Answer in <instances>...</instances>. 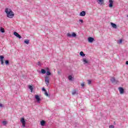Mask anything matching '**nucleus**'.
<instances>
[{
    "mask_svg": "<svg viewBox=\"0 0 128 128\" xmlns=\"http://www.w3.org/2000/svg\"><path fill=\"white\" fill-rule=\"evenodd\" d=\"M5 12L6 14L7 17L10 18H12L14 16V14L10 8H6Z\"/></svg>",
    "mask_w": 128,
    "mask_h": 128,
    "instance_id": "f257e3e1",
    "label": "nucleus"
},
{
    "mask_svg": "<svg viewBox=\"0 0 128 128\" xmlns=\"http://www.w3.org/2000/svg\"><path fill=\"white\" fill-rule=\"evenodd\" d=\"M67 36H68V38H76V33L74 32L72 33V35L70 34V33H68Z\"/></svg>",
    "mask_w": 128,
    "mask_h": 128,
    "instance_id": "f03ea898",
    "label": "nucleus"
},
{
    "mask_svg": "<svg viewBox=\"0 0 128 128\" xmlns=\"http://www.w3.org/2000/svg\"><path fill=\"white\" fill-rule=\"evenodd\" d=\"M45 82L47 86L50 84V77L48 76H46L45 77Z\"/></svg>",
    "mask_w": 128,
    "mask_h": 128,
    "instance_id": "7ed1b4c3",
    "label": "nucleus"
},
{
    "mask_svg": "<svg viewBox=\"0 0 128 128\" xmlns=\"http://www.w3.org/2000/svg\"><path fill=\"white\" fill-rule=\"evenodd\" d=\"M110 82H112V84H116L118 82V81L116 80L114 77H112L110 79Z\"/></svg>",
    "mask_w": 128,
    "mask_h": 128,
    "instance_id": "20e7f679",
    "label": "nucleus"
},
{
    "mask_svg": "<svg viewBox=\"0 0 128 128\" xmlns=\"http://www.w3.org/2000/svg\"><path fill=\"white\" fill-rule=\"evenodd\" d=\"M20 122L22 124V126L23 128H25L26 127V120H24V118H22L20 120Z\"/></svg>",
    "mask_w": 128,
    "mask_h": 128,
    "instance_id": "39448f33",
    "label": "nucleus"
},
{
    "mask_svg": "<svg viewBox=\"0 0 128 128\" xmlns=\"http://www.w3.org/2000/svg\"><path fill=\"white\" fill-rule=\"evenodd\" d=\"M4 57L2 56H0V62L2 66H4Z\"/></svg>",
    "mask_w": 128,
    "mask_h": 128,
    "instance_id": "423d86ee",
    "label": "nucleus"
},
{
    "mask_svg": "<svg viewBox=\"0 0 128 128\" xmlns=\"http://www.w3.org/2000/svg\"><path fill=\"white\" fill-rule=\"evenodd\" d=\"M109 8H112L114 6V0H109Z\"/></svg>",
    "mask_w": 128,
    "mask_h": 128,
    "instance_id": "0eeeda50",
    "label": "nucleus"
},
{
    "mask_svg": "<svg viewBox=\"0 0 128 128\" xmlns=\"http://www.w3.org/2000/svg\"><path fill=\"white\" fill-rule=\"evenodd\" d=\"M35 98L38 102H40L41 100L40 98L38 95H35Z\"/></svg>",
    "mask_w": 128,
    "mask_h": 128,
    "instance_id": "6e6552de",
    "label": "nucleus"
},
{
    "mask_svg": "<svg viewBox=\"0 0 128 128\" xmlns=\"http://www.w3.org/2000/svg\"><path fill=\"white\" fill-rule=\"evenodd\" d=\"M119 90V92H120V94H124V88L122 87H120L118 88Z\"/></svg>",
    "mask_w": 128,
    "mask_h": 128,
    "instance_id": "1a4fd4ad",
    "label": "nucleus"
},
{
    "mask_svg": "<svg viewBox=\"0 0 128 128\" xmlns=\"http://www.w3.org/2000/svg\"><path fill=\"white\" fill-rule=\"evenodd\" d=\"M14 34L16 36V38H22V36H20V34L16 32H14Z\"/></svg>",
    "mask_w": 128,
    "mask_h": 128,
    "instance_id": "9d476101",
    "label": "nucleus"
},
{
    "mask_svg": "<svg viewBox=\"0 0 128 128\" xmlns=\"http://www.w3.org/2000/svg\"><path fill=\"white\" fill-rule=\"evenodd\" d=\"M110 25L112 26V28H118V26H116V24H115L111 22Z\"/></svg>",
    "mask_w": 128,
    "mask_h": 128,
    "instance_id": "9b49d317",
    "label": "nucleus"
},
{
    "mask_svg": "<svg viewBox=\"0 0 128 128\" xmlns=\"http://www.w3.org/2000/svg\"><path fill=\"white\" fill-rule=\"evenodd\" d=\"M94 38H92V37H89L88 38V42L92 43V42H94Z\"/></svg>",
    "mask_w": 128,
    "mask_h": 128,
    "instance_id": "f8f14e48",
    "label": "nucleus"
},
{
    "mask_svg": "<svg viewBox=\"0 0 128 128\" xmlns=\"http://www.w3.org/2000/svg\"><path fill=\"white\" fill-rule=\"evenodd\" d=\"M97 2L99 4H104V0H97Z\"/></svg>",
    "mask_w": 128,
    "mask_h": 128,
    "instance_id": "ddd939ff",
    "label": "nucleus"
},
{
    "mask_svg": "<svg viewBox=\"0 0 128 128\" xmlns=\"http://www.w3.org/2000/svg\"><path fill=\"white\" fill-rule=\"evenodd\" d=\"M80 16H86V12L82 11V12H80Z\"/></svg>",
    "mask_w": 128,
    "mask_h": 128,
    "instance_id": "4468645a",
    "label": "nucleus"
},
{
    "mask_svg": "<svg viewBox=\"0 0 128 128\" xmlns=\"http://www.w3.org/2000/svg\"><path fill=\"white\" fill-rule=\"evenodd\" d=\"M44 124H46V121L42 120L40 121V125L42 126H44Z\"/></svg>",
    "mask_w": 128,
    "mask_h": 128,
    "instance_id": "2eb2a0df",
    "label": "nucleus"
},
{
    "mask_svg": "<svg viewBox=\"0 0 128 128\" xmlns=\"http://www.w3.org/2000/svg\"><path fill=\"white\" fill-rule=\"evenodd\" d=\"M83 62H84V64H88V61L86 60V58H83Z\"/></svg>",
    "mask_w": 128,
    "mask_h": 128,
    "instance_id": "dca6fc26",
    "label": "nucleus"
},
{
    "mask_svg": "<svg viewBox=\"0 0 128 128\" xmlns=\"http://www.w3.org/2000/svg\"><path fill=\"white\" fill-rule=\"evenodd\" d=\"M47 72L46 73V76H50V74H52V73L50 72V70H48V68H47Z\"/></svg>",
    "mask_w": 128,
    "mask_h": 128,
    "instance_id": "f3484780",
    "label": "nucleus"
},
{
    "mask_svg": "<svg viewBox=\"0 0 128 128\" xmlns=\"http://www.w3.org/2000/svg\"><path fill=\"white\" fill-rule=\"evenodd\" d=\"M28 88L31 90V92H32V90H34V88H32V86L30 85L28 86Z\"/></svg>",
    "mask_w": 128,
    "mask_h": 128,
    "instance_id": "a211bd4d",
    "label": "nucleus"
},
{
    "mask_svg": "<svg viewBox=\"0 0 128 128\" xmlns=\"http://www.w3.org/2000/svg\"><path fill=\"white\" fill-rule=\"evenodd\" d=\"M24 42L26 44H30V40H25Z\"/></svg>",
    "mask_w": 128,
    "mask_h": 128,
    "instance_id": "6ab92c4d",
    "label": "nucleus"
},
{
    "mask_svg": "<svg viewBox=\"0 0 128 128\" xmlns=\"http://www.w3.org/2000/svg\"><path fill=\"white\" fill-rule=\"evenodd\" d=\"M80 56H82V57L86 56V54H84V52H80Z\"/></svg>",
    "mask_w": 128,
    "mask_h": 128,
    "instance_id": "aec40b11",
    "label": "nucleus"
},
{
    "mask_svg": "<svg viewBox=\"0 0 128 128\" xmlns=\"http://www.w3.org/2000/svg\"><path fill=\"white\" fill-rule=\"evenodd\" d=\"M78 94V93H76V90H73L72 91V96H74V94Z\"/></svg>",
    "mask_w": 128,
    "mask_h": 128,
    "instance_id": "412c9836",
    "label": "nucleus"
},
{
    "mask_svg": "<svg viewBox=\"0 0 128 128\" xmlns=\"http://www.w3.org/2000/svg\"><path fill=\"white\" fill-rule=\"evenodd\" d=\"M5 64L6 66H8V64H10V60H5Z\"/></svg>",
    "mask_w": 128,
    "mask_h": 128,
    "instance_id": "4be33fe9",
    "label": "nucleus"
},
{
    "mask_svg": "<svg viewBox=\"0 0 128 128\" xmlns=\"http://www.w3.org/2000/svg\"><path fill=\"white\" fill-rule=\"evenodd\" d=\"M0 32L3 33L4 32V28L2 27H1L0 29Z\"/></svg>",
    "mask_w": 128,
    "mask_h": 128,
    "instance_id": "5701e85b",
    "label": "nucleus"
},
{
    "mask_svg": "<svg viewBox=\"0 0 128 128\" xmlns=\"http://www.w3.org/2000/svg\"><path fill=\"white\" fill-rule=\"evenodd\" d=\"M41 72L42 74H46V70H44V69H42Z\"/></svg>",
    "mask_w": 128,
    "mask_h": 128,
    "instance_id": "b1692460",
    "label": "nucleus"
},
{
    "mask_svg": "<svg viewBox=\"0 0 128 128\" xmlns=\"http://www.w3.org/2000/svg\"><path fill=\"white\" fill-rule=\"evenodd\" d=\"M122 39L118 40V44H122Z\"/></svg>",
    "mask_w": 128,
    "mask_h": 128,
    "instance_id": "393cba45",
    "label": "nucleus"
},
{
    "mask_svg": "<svg viewBox=\"0 0 128 128\" xmlns=\"http://www.w3.org/2000/svg\"><path fill=\"white\" fill-rule=\"evenodd\" d=\"M68 78L70 80H72V76L70 75L68 76Z\"/></svg>",
    "mask_w": 128,
    "mask_h": 128,
    "instance_id": "a878e982",
    "label": "nucleus"
},
{
    "mask_svg": "<svg viewBox=\"0 0 128 128\" xmlns=\"http://www.w3.org/2000/svg\"><path fill=\"white\" fill-rule=\"evenodd\" d=\"M44 94L46 96H49L48 94V92L46 91L44 92Z\"/></svg>",
    "mask_w": 128,
    "mask_h": 128,
    "instance_id": "bb28decb",
    "label": "nucleus"
},
{
    "mask_svg": "<svg viewBox=\"0 0 128 128\" xmlns=\"http://www.w3.org/2000/svg\"><path fill=\"white\" fill-rule=\"evenodd\" d=\"M2 124H3L4 126H6V124H7L6 121H3Z\"/></svg>",
    "mask_w": 128,
    "mask_h": 128,
    "instance_id": "cd10ccee",
    "label": "nucleus"
},
{
    "mask_svg": "<svg viewBox=\"0 0 128 128\" xmlns=\"http://www.w3.org/2000/svg\"><path fill=\"white\" fill-rule=\"evenodd\" d=\"M88 84H92V81L90 80H88Z\"/></svg>",
    "mask_w": 128,
    "mask_h": 128,
    "instance_id": "c85d7f7f",
    "label": "nucleus"
},
{
    "mask_svg": "<svg viewBox=\"0 0 128 128\" xmlns=\"http://www.w3.org/2000/svg\"><path fill=\"white\" fill-rule=\"evenodd\" d=\"M81 86L84 88V82L81 84Z\"/></svg>",
    "mask_w": 128,
    "mask_h": 128,
    "instance_id": "c756f323",
    "label": "nucleus"
},
{
    "mask_svg": "<svg viewBox=\"0 0 128 128\" xmlns=\"http://www.w3.org/2000/svg\"><path fill=\"white\" fill-rule=\"evenodd\" d=\"M79 22H81V24H83L84 23V20H80Z\"/></svg>",
    "mask_w": 128,
    "mask_h": 128,
    "instance_id": "7c9ffc66",
    "label": "nucleus"
},
{
    "mask_svg": "<svg viewBox=\"0 0 128 128\" xmlns=\"http://www.w3.org/2000/svg\"><path fill=\"white\" fill-rule=\"evenodd\" d=\"M109 128H114V125H110L109 126Z\"/></svg>",
    "mask_w": 128,
    "mask_h": 128,
    "instance_id": "2f4dec72",
    "label": "nucleus"
},
{
    "mask_svg": "<svg viewBox=\"0 0 128 128\" xmlns=\"http://www.w3.org/2000/svg\"><path fill=\"white\" fill-rule=\"evenodd\" d=\"M42 92H46V88H42Z\"/></svg>",
    "mask_w": 128,
    "mask_h": 128,
    "instance_id": "473e14b6",
    "label": "nucleus"
},
{
    "mask_svg": "<svg viewBox=\"0 0 128 128\" xmlns=\"http://www.w3.org/2000/svg\"><path fill=\"white\" fill-rule=\"evenodd\" d=\"M4 106L2 105V104H0V108H2Z\"/></svg>",
    "mask_w": 128,
    "mask_h": 128,
    "instance_id": "72a5a7b5",
    "label": "nucleus"
},
{
    "mask_svg": "<svg viewBox=\"0 0 128 128\" xmlns=\"http://www.w3.org/2000/svg\"><path fill=\"white\" fill-rule=\"evenodd\" d=\"M38 66H40V62H38Z\"/></svg>",
    "mask_w": 128,
    "mask_h": 128,
    "instance_id": "f704fd0d",
    "label": "nucleus"
},
{
    "mask_svg": "<svg viewBox=\"0 0 128 128\" xmlns=\"http://www.w3.org/2000/svg\"><path fill=\"white\" fill-rule=\"evenodd\" d=\"M58 74H60V72L58 71Z\"/></svg>",
    "mask_w": 128,
    "mask_h": 128,
    "instance_id": "c9c22d12",
    "label": "nucleus"
},
{
    "mask_svg": "<svg viewBox=\"0 0 128 128\" xmlns=\"http://www.w3.org/2000/svg\"><path fill=\"white\" fill-rule=\"evenodd\" d=\"M126 64H128V61L126 62Z\"/></svg>",
    "mask_w": 128,
    "mask_h": 128,
    "instance_id": "e433bc0d",
    "label": "nucleus"
},
{
    "mask_svg": "<svg viewBox=\"0 0 128 128\" xmlns=\"http://www.w3.org/2000/svg\"><path fill=\"white\" fill-rule=\"evenodd\" d=\"M114 124H116V122H114Z\"/></svg>",
    "mask_w": 128,
    "mask_h": 128,
    "instance_id": "4c0bfd02",
    "label": "nucleus"
},
{
    "mask_svg": "<svg viewBox=\"0 0 128 128\" xmlns=\"http://www.w3.org/2000/svg\"><path fill=\"white\" fill-rule=\"evenodd\" d=\"M127 17L128 18V15L127 16Z\"/></svg>",
    "mask_w": 128,
    "mask_h": 128,
    "instance_id": "58836bf2",
    "label": "nucleus"
}]
</instances>
